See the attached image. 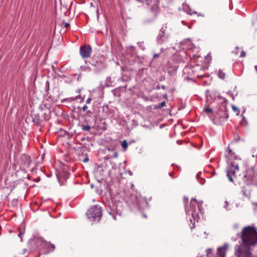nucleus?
<instances>
[{
  "mask_svg": "<svg viewBox=\"0 0 257 257\" xmlns=\"http://www.w3.org/2000/svg\"><path fill=\"white\" fill-rule=\"evenodd\" d=\"M242 247L245 250V257H251L250 251L257 245V231L255 227H244L241 233Z\"/></svg>",
  "mask_w": 257,
  "mask_h": 257,
  "instance_id": "obj_1",
  "label": "nucleus"
},
{
  "mask_svg": "<svg viewBox=\"0 0 257 257\" xmlns=\"http://www.w3.org/2000/svg\"><path fill=\"white\" fill-rule=\"evenodd\" d=\"M225 157L226 162L228 163V167L226 170L227 176L230 182H233V177H236L235 174L236 171H238L239 168L238 164L232 161L233 159H237V158L229 147L225 151Z\"/></svg>",
  "mask_w": 257,
  "mask_h": 257,
  "instance_id": "obj_2",
  "label": "nucleus"
},
{
  "mask_svg": "<svg viewBox=\"0 0 257 257\" xmlns=\"http://www.w3.org/2000/svg\"><path fill=\"white\" fill-rule=\"evenodd\" d=\"M202 203V201L199 202L195 198H192L190 202V209L186 208V214L188 215H191L192 217L193 218L194 221H198L200 218L198 212L196 210V205L198 206V209L199 212H201Z\"/></svg>",
  "mask_w": 257,
  "mask_h": 257,
  "instance_id": "obj_3",
  "label": "nucleus"
},
{
  "mask_svg": "<svg viewBox=\"0 0 257 257\" xmlns=\"http://www.w3.org/2000/svg\"><path fill=\"white\" fill-rule=\"evenodd\" d=\"M86 215L88 219H94L100 218L101 216V210L98 206H93L87 212Z\"/></svg>",
  "mask_w": 257,
  "mask_h": 257,
  "instance_id": "obj_4",
  "label": "nucleus"
},
{
  "mask_svg": "<svg viewBox=\"0 0 257 257\" xmlns=\"http://www.w3.org/2000/svg\"><path fill=\"white\" fill-rule=\"evenodd\" d=\"M254 176V172L253 170L252 169H248L243 175L242 179L243 182L246 183V185H249V184L252 183Z\"/></svg>",
  "mask_w": 257,
  "mask_h": 257,
  "instance_id": "obj_5",
  "label": "nucleus"
},
{
  "mask_svg": "<svg viewBox=\"0 0 257 257\" xmlns=\"http://www.w3.org/2000/svg\"><path fill=\"white\" fill-rule=\"evenodd\" d=\"M91 52V48L89 46H84L80 48V54L83 58H88Z\"/></svg>",
  "mask_w": 257,
  "mask_h": 257,
  "instance_id": "obj_6",
  "label": "nucleus"
},
{
  "mask_svg": "<svg viewBox=\"0 0 257 257\" xmlns=\"http://www.w3.org/2000/svg\"><path fill=\"white\" fill-rule=\"evenodd\" d=\"M181 45L183 49H192L194 47L193 44L189 38L184 40L181 43Z\"/></svg>",
  "mask_w": 257,
  "mask_h": 257,
  "instance_id": "obj_7",
  "label": "nucleus"
},
{
  "mask_svg": "<svg viewBox=\"0 0 257 257\" xmlns=\"http://www.w3.org/2000/svg\"><path fill=\"white\" fill-rule=\"evenodd\" d=\"M228 248V244H225L223 246L217 248V254L219 257H225V252Z\"/></svg>",
  "mask_w": 257,
  "mask_h": 257,
  "instance_id": "obj_8",
  "label": "nucleus"
},
{
  "mask_svg": "<svg viewBox=\"0 0 257 257\" xmlns=\"http://www.w3.org/2000/svg\"><path fill=\"white\" fill-rule=\"evenodd\" d=\"M251 189L249 185H246L245 186L242 187V192L243 195L247 198H249L250 196Z\"/></svg>",
  "mask_w": 257,
  "mask_h": 257,
  "instance_id": "obj_9",
  "label": "nucleus"
},
{
  "mask_svg": "<svg viewBox=\"0 0 257 257\" xmlns=\"http://www.w3.org/2000/svg\"><path fill=\"white\" fill-rule=\"evenodd\" d=\"M165 31V29L163 28H162L161 30V33L157 36V41L160 44H162L163 43V40H162V38L164 36Z\"/></svg>",
  "mask_w": 257,
  "mask_h": 257,
  "instance_id": "obj_10",
  "label": "nucleus"
},
{
  "mask_svg": "<svg viewBox=\"0 0 257 257\" xmlns=\"http://www.w3.org/2000/svg\"><path fill=\"white\" fill-rule=\"evenodd\" d=\"M218 76L221 79H224L225 78V73L221 70H219L217 72Z\"/></svg>",
  "mask_w": 257,
  "mask_h": 257,
  "instance_id": "obj_11",
  "label": "nucleus"
},
{
  "mask_svg": "<svg viewBox=\"0 0 257 257\" xmlns=\"http://www.w3.org/2000/svg\"><path fill=\"white\" fill-rule=\"evenodd\" d=\"M121 146L124 150H126L127 148L128 144L126 140H124L122 141Z\"/></svg>",
  "mask_w": 257,
  "mask_h": 257,
  "instance_id": "obj_12",
  "label": "nucleus"
},
{
  "mask_svg": "<svg viewBox=\"0 0 257 257\" xmlns=\"http://www.w3.org/2000/svg\"><path fill=\"white\" fill-rule=\"evenodd\" d=\"M22 158H25L27 162H25V163L27 165H28L30 164V158H29V156H26L25 155H23L22 156Z\"/></svg>",
  "mask_w": 257,
  "mask_h": 257,
  "instance_id": "obj_13",
  "label": "nucleus"
},
{
  "mask_svg": "<svg viewBox=\"0 0 257 257\" xmlns=\"http://www.w3.org/2000/svg\"><path fill=\"white\" fill-rule=\"evenodd\" d=\"M206 252H207V255L208 257H212L211 249L209 248V249H207Z\"/></svg>",
  "mask_w": 257,
  "mask_h": 257,
  "instance_id": "obj_14",
  "label": "nucleus"
},
{
  "mask_svg": "<svg viewBox=\"0 0 257 257\" xmlns=\"http://www.w3.org/2000/svg\"><path fill=\"white\" fill-rule=\"evenodd\" d=\"M232 108L234 111L236 112L237 114L238 115L240 112L239 109L234 105H232Z\"/></svg>",
  "mask_w": 257,
  "mask_h": 257,
  "instance_id": "obj_15",
  "label": "nucleus"
},
{
  "mask_svg": "<svg viewBox=\"0 0 257 257\" xmlns=\"http://www.w3.org/2000/svg\"><path fill=\"white\" fill-rule=\"evenodd\" d=\"M82 129L83 131H89L90 129V126L89 125H85V126H83L82 127Z\"/></svg>",
  "mask_w": 257,
  "mask_h": 257,
  "instance_id": "obj_16",
  "label": "nucleus"
},
{
  "mask_svg": "<svg viewBox=\"0 0 257 257\" xmlns=\"http://www.w3.org/2000/svg\"><path fill=\"white\" fill-rule=\"evenodd\" d=\"M204 111L206 112H210L212 111V109L209 107H206L204 108Z\"/></svg>",
  "mask_w": 257,
  "mask_h": 257,
  "instance_id": "obj_17",
  "label": "nucleus"
},
{
  "mask_svg": "<svg viewBox=\"0 0 257 257\" xmlns=\"http://www.w3.org/2000/svg\"><path fill=\"white\" fill-rule=\"evenodd\" d=\"M165 101H163L161 103H160V105L158 106L159 108H162L163 107H164L165 105Z\"/></svg>",
  "mask_w": 257,
  "mask_h": 257,
  "instance_id": "obj_18",
  "label": "nucleus"
},
{
  "mask_svg": "<svg viewBox=\"0 0 257 257\" xmlns=\"http://www.w3.org/2000/svg\"><path fill=\"white\" fill-rule=\"evenodd\" d=\"M187 13H188V14H190V15H193V14H197V13H196V12H195V11H192L191 10H189V12H187Z\"/></svg>",
  "mask_w": 257,
  "mask_h": 257,
  "instance_id": "obj_19",
  "label": "nucleus"
},
{
  "mask_svg": "<svg viewBox=\"0 0 257 257\" xmlns=\"http://www.w3.org/2000/svg\"><path fill=\"white\" fill-rule=\"evenodd\" d=\"M245 56V52L243 51H242L241 52L240 57H244Z\"/></svg>",
  "mask_w": 257,
  "mask_h": 257,
  "instance_id": "obj_20",
  "label": "nucleus"
},
{
  "mask_svg": "<svg viewBox=\"0 0 257 257\" xmlns=\"http://www.w3.org/2000/svg\"><path fill=\"white\" fill-rule=\"evenodd\" d=\"M91 101V99L90 98H88L86 100V102L87 104H89Z\"/></svg>",
  "mask_w": 257,
  "mask_h": 257,
  "instance_id": "obj_21",
  "label": "nucleus"
},
{
  "mask_svg": "<svg viewBox=\"0 0 257 257\" xmlns=\"http://www.w3.org/2000/svg\"><path fill=\"white\" fill-rule=\"evenodd\" d=\"M88 107L87 105H84L82 107V110L83 111H85L86 110V109H87Z\"/></svg>",
  "mask_w": 257,
  "mask_h": 257,
  "instance_id": "obj_22",
  "label": "nucleus"
},
{
  "mask_svg": "<svg viewBox=\"0 0 257 257\" xmlns=\"http://www.w3.org/2000/svg\"><path fill=\"white\" fill-rule=\"evenodd\" d=\"M228 205V202L227 201H225L224 202V207L226 209H227V206Z\"/></svg>",
  "mask_w": 257,
  "mask_h": 257,
  "instance_id": "obj_23",
  "label": "nucleus"
},
{
  "mask_svg": "<svg viewBox=\"0 0 257 257\" xmlns=\"http://www.w3.org/2000/svg\"><path fill=\"white\" fill-rule=\"evenodd\" d=\"M49 245L51 246L52 249L54 250L55 248V245L53 244L49 243Z\"/></svg>",
  "mask_w": 257,
  "mask_h": 257,
  "instance_id": "obj_24",
  "label": "nucleus"
},
{
  "mask_svg": "<svg viewBox=\"0 0 257 257\" xmlns=\"http://www.w3.org/2000/svg\"><path fill=\"white\" fill-rule=\"evenodd\" d=\"M64 26L65 28H68V27L69 26V24L67 23H65L64 24Z\"/></svg>",
  "mask_w": 257,
  "mask_h": 257,
  "instance_id": "obj_25",
  "label": "nucleus"
},
{
  "mask_svg": "<svg viewBox=\"0 0 257 257\" xmlns=\"http://www.w3.org/2000/svg\"><path fill=\"white\" fill-rule=\"evenodd\" d=\"M88 161V158H85L83 160V162L84 163H86Z\"/></svg>",
  "mask_w": 257,
  "mask_h": 257,
  "instance_id": "obj_26",
  "label": "nucleus"
},
{
  "mask_svg": "<svg viewBox=\"0 0 257 257\" xmlns=\"http://www.w3.org/2000/svg\"><path fill=\"white\" fill-rule=\"evenodd\" d=\"M113 157L114 158H117V153H115L113 155Z\"/></svg>",
  "mask_w": 257,
  "mask_h": 257,
  "instance_id": "obj_27",
  "label": "nucleus"
},
{
  "mask_svg": "<svg viewBox=\"0 0 257 257\" xmlns=\"http://www.w3.org/2000/svg\"><path fill=\"white\" fill-rule=\"evenodd\" d=\"M159 57V55L158 54H155L154 55V57Z\"/></svg>",
  "mask_w": 257,
  "mask_h": 257,
  "instance_id": "obj_28",
  "label": "nucleus"
},
{
  "mask_svg": "<svg viewBox=\"0 0 257 257\" xmlns=\"http://www.w3.org/2000/svg\"><path fill=\"white\" fill-rule=\"evenodd\" d=\"M128 174L130 175H133V173L131 172V171H128Z\"/></svg>",
  "mask_w": 257,
  "mask_h": 257,
  "instance_id": "obj_29",
  "label": "nucleus"
},
{
  "mask_svg": "<svg viewBox=\"0 0 257 257\" xmlns=\"http://www.w3.org/2000/svg\"><path fill=\"white\" fill-rule=\"evenodd\" d=\"M254 68H255V70H256V72H257V65H255V66H254Z\"/></svg>",
  "mask_w": 257,
  "mask_h": 257,
  "instance_id": "obj_30",
  "label": "nucleus"
},
{
  "mask_svg": "<svg viewBox=\"0 0 257 257\" xmlns=\"http://www.w3.org/2000/svg\"><path fill=\"white\" fill-rule=\"evenodd\" d=\"M229 95H232V92H228V93Z\"/></svg>",
  "mask_w": 257,
  "mask_h": 257,
  "instance_id": "obj_31",
  "label": "nucleus"
},
{
  "mask_svg": "<svg viewBox=\"0 0 257 257\" xmlns=\"http://www.w3.org/2000/svg\"><path fill=\"white\" fill-rule=\"evenodd\" d=\"M197 257H203V255H198Z\"/></svg>",
  "mask_w": 257,
  "mask_h": 257,
  "instance_id": "obj_32",
  "label": "nucleus"
},
{
  "mask_svg": "<svg viewBox=\"0 0 257 257\" xmlns=\"http://www.w3.org/2000/svg\"><path fill=\"white\" fill-rule=\"evenodd\" d=\"M143 216H144V217H145V218H146V217H147V216H146L145 214H144V215H143Z\"/></svg>",
  "mask_w": 257,
  "mask_h": 257,
  "instance_id": "obj_33",
  "label": "nucleus"
},
{
  "mask_svg": "<svg viewBox=\"0 0 257 257\" xmlns=\"http://www.w3.org/2000/svg\"><path fill=\"white\" fill-rule=\"evenodd\" d=\"M169 175H170V176H172V173H170V174H169Z\"/></svg>",
  "mask_w": 257,
  "mask_h": 257,
  "instance_id": "obj_34",
  "label": "nucleus"
},
{
  "mask_svg": "<svg viewBox=\"0 0 257 257\" xmlns=\"http://www.w3.org/2000/svg\"><path fill=\"white\" fill-rule=\"evenodd\" d=\"M116 211H117V212H119L120 210L117 209H116Z\"/></svg>",
  "mask_w": 257,
  "mask_h": 257,
  "instance_id": "obj_35",
  "label": "nucleus"
},
{
  "mask_svg": "<svg viewBox=\"0 0 257 257\" xmlns=\"http://www.w3.org/2000/svg\"><path fill=\"white\" fill-rule=\"evenodd\" d=\"M190 221L192 222V220L191 219H190Z\"/></svg>",
  "mask_w": 257,
  "mask_h": 257,
  "instance_id": "obj_36",
  "label": "nucleus"
},
{
  "mask_svg": "<svg viewBox=\"0 0 257 257\" xmlns=\"http://www.w3.org/2000/svg\"><path fill=\"white\" fill-rule=\"evenodd\" d=\"M19 236L21 235V233L19 234Z\"/></svg>",
  "mask_w": 257,
  "mask_h": 257,
  "instance_id": "obj_37",
  "label": "nucleus"
}]
</instances>
